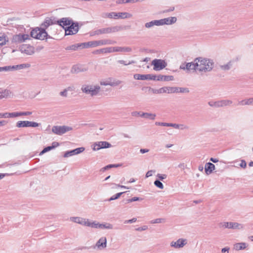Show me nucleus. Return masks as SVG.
<instances>
[{
  "label": "nucleus",
  "mask_w": 253,
  "mask_h": 253,
  "mask_svg": "<svg viewBox=\"0 0 253 253\" xmlns=\"http://www.w3.org/2000/svg\"><path fill=\"white\" fill-rule=\"evenodd\" d=\"M135 181V180L133 178H131L130 179V180L129 181V183H132V182H134Z\"/></svg>",
  "instance_id": "obj_61"
},
{
  "label": "nucleus",
  "mask_w": 253,
  "mask_h": 253,
  "mask_svg": "<svg viewBox=\"0 0 253 253\" xmlns=\"http://www.w3.org/2000/svg\"><path fill=\"white\" fill-rule=\"evenodd\" d=\"M152 175V171H148L146 174V177H148Z\"/></svg>",
  "instance_id": "obj_57"
},
{
  "label": "nucleus",
  "mask_w": 253,
  "mask_h": 253,
  "mask_svg": "<svg viewBox=\"0 0 253 253\" xmlns=\"http://www.w3.org/2000/svg\"><path fill=\"white\" fill-rule=\"evenodd\" d=\"M154 184L159 188L162 189L164 188L163 183L159 180H156L154 182Z\"/></svg>",
  "instance_id": "obj_33"
},
{
  "label": "nucleus",
  "mask_w": 253,
  "mask_h": 253,
  "mask_svg": "<svg viewBox=\"0 0 253 253\" xmlns=\"http://www.w3.org/2000/svg\"><path fill=\"white\" fill-rule=\"evenodd\" d=\"M232 225V222H224V224L223 225V226L224 227H225V228H231V229Z\"/></svg>",
  "instance_id": "obj_35"
},
{
  "label": "nucleus",
  "mask_w": 253,
  "mask_h": 253,
  "mask_svg": "<svg viewBox=\"0 0 253 253\" xmlns=\"http://www.w3.org/2000/svg\"><path fill=\"white\" fill-rule=\"evenodd\" d=\"M29 39L30 36L28 34H18L13 37L12 41L15 43H20Z\"/></svg>",
  "instance_id": "obj_6"
},
{
  "label": "nucleus",
  "mask_w": 253,
  "mask_h": 253,
  "mask_svg": "<svg viewBox=\"0 0 253 253\" xmlns=\"http://www.w3.org/2000/svg\"><path fill=\"white\" fill-rule=\"evenodd\" d=\"M11 68L10 67H0V71H1L2 70H9Z\"/></svg>",
  "instance_id": "obj_48"
},
{
  "label": "nucleus",
  "mask_w": 253,
  "mask_h": 253,
  "mask_svg": "<svg viewBox=\"0 0 253 253\" xmlns=\"http://www.w3.org/2000/svg\"><path fill=\"white\" fill-rule=\"evenodd\" d=\"M8 42V39L6 36L4 34H0V46L6 44Z\"/></svg>",
  "instance_id": "obj_25"
},
{
  "label": "nucleus",
  "mask_w": 253,
  "mask_h": 253,
  "mask_svg": "<svg viewBox=\"0 0 253 253\" xmlns=\"http://www.w3.org/2000/svg\"><path fill=\"white\" fill-rule=\"evenodd\" d=\"M78 25L74 23L72 21L69 26L67 27V28L66 29L65 34L67 35L75 34L78 31Z\"/></svg>",
  "instance_id": "obj_8"
},
{
  "label": "nucleus",
  "mask_w": 253,
  "mask_h": 253,
  "mask_svg": "<svg viewBox=\"0 0 253 253\" xmlns=\"http://www.w3.org/2000/svg\"><path fill=\"white\" fill-rule=\"evenodd\" d=\"M134 78L136 80H153V79H155V77L153 75L147 74V75H140V74H135L134 75Z\"/></svg>",
  "instance_id": "obj_13"
},
{
  "label": "nucleus",
  "mask_w": 253,
  "mask_h": 253,
  "mask_svg": "<svg viewBox=\"0 0 253 253\" xmlns=\"http://www.w3.org/2000/svg\"><path fill=\"white\" fill-rule=\"evenodd\" d=\"M10 93V91L8 90L0 88V99L7 98Z\"/></svg>",
  "instance_id": "obj_21"
},
{
  "label": "nucleus",
  "mask_w": 253,
  "mask_h": 253,
  "mask_svg": "<svg viewBox=\"0 0 253 253\" xmlns=\"http://www.w3.org/2000/svg\"><path fill=\"white\" fill-rule=\"evenodd\" d=\"M133 116H136L137 115H140L141 117H143L145 118L150 119L151 120H154L156 117L155 114H149V113H142V114H140L138 112H134L132 113Z\"/></svg>",
  "instance_id": "obj_16"
},
{
  "label": "nucleus",
  "mask_w": 253,
  "mask_h": 253,
  "mask_svg": "<svg viewBox=\"0 0 253 253\" xmlns=\"http://www.w3.org/2000/svg\"><path fill=\"white\" fill-rule=\"evenodd\" d=\"M214 169L215 166L211 163H208L205 165V172L208 174L211 173Z\"/></svg>",
  "instance_id": "obj_19"
},
{
  "label": "nucleus",
  "mask_w": 253,
  "mask_h": 253,
  "mask_svg": "<svg viewBox=\"0 0 253 253\" xmlns=\"http://www.w3.org/2000/svg\"><path fill=\"white\" fill-rule=\"evenodd\" d=\"M111 147V144L106 141H100L93 144V150H99L100 149L107 148Z\"/></svg>",
  "instance_id": "obj_11"
},
{
  "label": "nucleus",
  "mask_w": 253,
  "mask_h": 253,
  "mask_svg": "<svg viewBox=\"0 0 253 253\" xmlns=\"http://www.w3.org/2000/svg\"><path fill=\"white\" fill-rule=\"evenodd\" d=\"M4 175L3 174H0V179L2 178Z\"/></svg>",
  "instance_id": "obj_64"
},
{
  "label": "nucleus",
  "mask_w": 253,
  "mask_h": 253,
  "mask_svg": "<svg viewBox=\"0 0 253 253\" xmlns=\"http://www.w3.org/2000/svg\"><path fill=\"white\" fill-rule=\"evenodd\" d=\"M173 93L175 92H188L189 90L187 88H181V87H173Z\"/></svg>",
  "instance_id": "obj_27"
},
{
  "label": "nucleus",
  "mask_w": 253,
  "mask_h": 253,
  "mask_svg": "<svg viewBox=\"0 0 253 253\" xmlns=\"http://www.w3.org/2000/svg\"><path fill=\"white\" fill-rule=\"evenodd\" d=\"M115 84L114 83H101V84H103V85H116V84Z\"/></svg>",
  "instance_id": "obj_49"
},
{
  "label": "nucleus",
  "mask_w": 253,
  "mask_h": 253,
  "mask_svg": "<svg viewBox=\"0 0 253 253\" xmlns=\"http://www.w3.org/2000/svg\"><path fill=\"white\" fill-rule=\"evenodd\" d=\"M158 176L161 180H162V179H164V178H165L166 177V175H165V174H163V175L159 174L158 175Z\"/></svg>",
  "instance_id": "obj_50"
},
{
  "label": "nucleus",
  "mask_w": 253,
  "mask_h": 253,
  "mask_svg": "<svg viewBox=\"0 0 253 253\" xmlns=\"http://www.w3.org/2000/svg\"><path fill=\"white\" fill-rule=\"evenodd\" d=\"M84 150V148H83V147L79 148L76 149L75 150H73L70 152L66 153L64 155V157H67L69 155L71 156V155H73L75 154H79V153L82 152Z\"/></svg>",
  "instance_id": "obj_18"
},
{
  "label": "nucleus",
  "mask_w": 253,
  "mask_h": 253,
  "mask_svg": "<svg viewBox=\"0 0 253 253\" xmlns=\"http://www.w3.org/2000/svg\"><path fill=\"white\" fill-rule=\"evenodd\" d=\"M138 200H139L138 198H137V197H133L132 199L128 200V201L129 202H134V201H138Z\"/></svg>",
  "instance_id": "obj_45"
},
{
  "label": "nucleus",
  "mask_w": 253,
  "mask_h": 253,
  "mask_svg": "<svg viewBox=\"0 0 253 253\" xmlns=\"http://www.w3.org/2000/svg\"><path fill=\"white\" fill-rule=\"evenodd\" d=\"M176 21V18L175 17H170L163 19V24H171Z\"/></svg>",
  "instance_id": "obj_23"
},
{
  "label": "nucleus",
  "mask_w": 253,
  "mask_h": 253,
  "mask_svg": "<svg viewBox=\"0 0 253 253\" xmlns=\"http://www.w3.org/2000/svg\"><path fill=\"white\" fill-rule=\"evenodd\" d=\"M119 187H122V188H125V189H128V187L125 186H123V185H118Z\"/></svg>",
  "instance_id": "obj_60"
},
{
  "label": "nucleus",
  "mask_w": 253,
  "mask_h": 253,
  "mask_svg": "<svg viewBox=\"0 0 253 253\" xmlns=\"http://www.w3.org/2000/svg\"><path fill=\"white\" fill-rule=\"evenodd\" d=\"M139 0H123L122 2L123 3H127V2H135L139 1Z\"/></svg>",
  "instance_id": "obj_41"
},
{
  "label": "nucleus",
  "mask_w": 253,
  "mask_h": 253,
  "mask_svg": "<svg viewBox=\"0 0 253 253\" xmlns=\"http://www.w3.org/2000/svg\"><path fill=\"white\" fill-rule=\"evenodd\" d=\"M115 196L114 195L113 196H112L109 199V201H112V200H116L117 199L116 197H115Z\"/></svg>",
  "instance_id": "obj_58"
},
{
  "label": "nucleus",
  "mask_w": 253,
  "mask_h": 253,
  "mask_svg": "<svg viewBox=\"0 0 253 253\" xmlns=\"http://www.w3.org/2000/svg\"><path fill=\"white\" fill-rule=\"evenodd\" d=\"M4 124V121H0V126H2Z\"/></svg>",
  "instance_id": "obj_63"
},
{
  "label": "nucleus",
  "mask_w": 253,
  "mask_h": 253,
  "mask_svg": "<svg viewBox=\"0 0 253 253\" xmlns=\"http://www.w3.org/2000/svg\"><path fill=\"white\" fill-rule=\"evenodd\" d=\"M155 77V79H153V80H157V81H169L172 80V76H167L164 75H160L158 76L156 75H154Z\"/></svg>",
  "instance_id": "obj_20"
},
{
  "label": "nucleus",
  "mask_w": 253,
  "mask_h": 253,
  "mask_svg": "<svg viewBox=\"0 0 253 253\" xmlns=\"http://www.w3.org/2000/svg\"><path fill=\"white\" fill-rule=\"evenodd\" d=\"M196 61L197 70L199 72H208L211 71L213 67V62L210 59L199 57L195 59Z\"/></svg>",
  "instance_id": "obj_2"
},
{
  "label": "nucleus",
  "mask_w": 253,
  "mask_h": 253,
  "mask_svg": "<svg viewBox=\"0 0 253 253\" xmlns=\"http://www.w3.org/2000/svg\"><path fill=\"white\" fill-rule=\"evenodd\" d=\"M8 113L0 114V118H8Z\"/></svg>",
  "instance_id": "obj_47"
},
{
  "label": "nucleus",
  "mask_w": 253,
  "mask_h": 253,
  "mask_svg": "<svg viewBox=\"0 0 253 253\" xmlns=\"http://www.w3.org/2000/svg\"><path fill=\"white\" fill-rule=\"evenodd\" d=\"M162 220H163V219H160V218L156 219H155V220L154 221L153 223H160V222H162Z\"/></svg>",
  "instance_id": "obj_52"
},
{
  "label": "nucleus",
  "mask_w": 253,
  "mask_h": 253,
  "mask_svg": "<svg viewBox=\"0 0 253 253\" xmlns=\"http://www.w3.org/2000/svg\"><path fill=\"white\" fill-rule=\"evenodd\" d=\"M152 65L154 70L159 71L165 68L167 64L164 60L155 59L152 61Z\"/></svg>",
  "instance_id": "obj_5"
},
{
  "label": "nucleus",
  "mask_w": 253,
  "mask_h": 253,
  "mask_svg": "<svg viewBox=\"0 0 253 253\" xmlns=\"http://www.w3.org/2000/svg\"><path fill=\"white\" fill-rule=\"evenodd\" d=\"M140 151L141 153L143 154L144 153L149 152V150L146 149H141Z\"/></svg>",
  "instance_id": "obj_51"
},
{
  "label": "nucleus",
  "mask_w": 253,
  "mask_h": 253,
  "mask_svg": "<svg viewBox=\"0 0 253 253\" xmlns=\"http://www.w3.org/2000/svg\"><path fill=\"white\" fill-rule=\"evenodd\" d=\"M154 25H162L163 24V19L160 20H155L154 21Z\"/></svg>",
  "instance_id": "obj_37"
},
{
  "label": "nucleus",
  "mask_w": 253,
  "mask_h": 253,
  "mask_svg": "<svg viewBox=\"0 0 253 253\" xmlns=\"http://www.w3.org/2000/svg\"><path fill=\"white\" fill-rule=\"evenodd\" d=\"M82 89L83 91L91 95H96L99 91L100 87L98 86L84 85Z\"/></svg>",
  "instance_id": "obj_4"
},
{
  "label": "nucleus",
  "mask_w": 253,
  "mask_h": 253,
  "mask_svg": "<svg viewBox=\"0 0 253 253\" xmlns=\"http://www.w3.org/2000/svg\"><path fill=\"white\" fill-rule=\"evenodd\" d=\"M247 164L245 161H242L241 163L240 164V166L243 168H245L246 167Z\"/></svg>",
  "instance_id": "obj_43"
},
{
  "label": "nucleus",
  "mask_w": 253,
  "mask_h": 253,
  "mask_svg": "<svg viewBox=\"0 0 253 253\" xmlns=\"http://www.w3.org/2000/svg\"><path fill=\"white\" fill-rule=\"evenodd\" d=\"M31 36L34 38L42 40L46 37L47 33L45 30L36 28L31 32Z\"/></svg>",
  "instance_id": "obj_3"
},
{
  "label": "nucleus",
  "mask_w": 253,
  "mask_h": 253,
  "mask_svg": "<svg viewBox=\"0 0 253 253\" xmlns=\"http://www.w3.org/2000/svg\"><path fill=\"white\" fill-rule=\"evenodd\" d=\"M58 146H59V143L58 142H54L52 143L51 146H52V148L53 149Z\"/></svg>",
  "instance_id": "obj_44"
},
{
  "label": "nucleus",
  "mask_w": 253,
  "mask_h": 253,
  "mask_svg": "<svg viewBox=\"0 0 253 253\" xmlns=\"http://www.w3.org/2000/svg\"><path fill=\"white\" fill-rule=\"evenodd\" d=\"M228 250H229V248H223L222 249V253H226L227 252L228 253Z\"/></svg>",
  "instance_id": "obj_53"
},
{
  "label": "nucleus",
  "mask_w": 253,
  "mask_h": 253,
  "mask_svg": "<svg viewBox=\"0 0 253 253\" xmlns=\"http://www.w3.org/2000/svg\"><path fill=\"white\" fill-rule=\"evenodd\" d=\"M52 130L54 133L61 135L71 130V128L66 126H55L52 127Z\"/></svg>",
  "instance_id": "obj_7"
},
{
  "label": "nucleus",
  "mask_w": 253,
  "mask_h": 253,
  "mask_svg": "<svg viewBox=\"0 0 253 253\" xmlns=\"http://www.w3.org/2000/svg\"><path fill=\"white\" fill-rule=\"evenodd\" d=\"M173 87H163L160 88L158 90V92L159 93H173Z\"/></svg>",
  "instance_id": "obj_22"
},
{
  "label": "nucleus",
  "mask_w": 253,
  "mask_h": 253,
  "mask_svg": "<svg viewBox=\"0 0 253 253\" xmlns=\"http://www.w3.org/2000/svg\"><path fill=\"white\" fill-rule=\"evenodd\" d=\"M242 105H250L253 104V98L249 99L247 100H244L241 102Z\"/></svg>",
  "instance_id": "obj_29"
},
{
  "label": "nucleus",
  "mask_w": 253,
  "mask_h": 253,
  "mask_svg": "<svg viewBox=\"0 0 253 253\" xmlns=\"http://www.w3.org/2000/svg\"><path fill=\"white\" fill-rule=\"evenodd\" d=\"M120 165H108L107 166L105 169H108V168H114V167H119Z\"/></svg>",
  "instance_id": "obj_42"
},
{
  "label": "nucleus",
  "mask_w": 253,
  "mask_h": 253,
  "mask_svg": "<svg viewBox=\"0 0 253 253\" xmlns=\"http://www.w3.org/2000/svg\"><path fill=\"white\" fill-rule=\"evenodd\" d=\"M72 22V20L67 18H62L59 21V25L65 29V31L66 32V29L67 28V27L69 26Z\"/></svg>",
  "instance_id": "obj_15"
},
{
  "label": "nucleus",
  "mask_w": 253,
  "mask_h": 253,
  "mask_svg": "<svg viewBox=\"0 0 253 253\" xmlns=\"http://www.w3.org/2000/svg\"><path fill=\"white\" fill-rule=\"evenodd\" d=\"M105 17L117 19V12H110L105 14Z\"/></svg>",
  "instance_id": "obj_28"
},
{
  "label": "nucleus",
  "mask_w": 253,
  "mask_h": 253,
  "mask_svg": "<svg viewBox=\"0 0 253 253\" xmlns=\"http://www.w3.org/2000/svg\"><path fill=\"white\" fill-rule=\"evenodd\" d=\"M186 244V240L183 239H178L176 242H172L171 246L175 248L183 247Z\"/></svg>",
  "instance_id": "obj_14"
},
{
  "label": "nucleus",
  "mask_w": 253,
  "mask_h": 253,
  "mask_svg": "<svg viewBox=\"0 0 253 253\" xmlns=\"http://www.w3.org/2000/svg\"><path fill=\"white\" fill-rule=\"evenodd\" d=\"M84 47H88L90 46H95L96 44L94 42H88L87 43H83Z\"/></svg>",
  "instance_id": "obj_31"
},
{
  "label": "nucleus",
  "mask_w": 253,
  "mask_h": 253,
  "mask_svg": "<svg viewBox=\"0 0 253 253\" xmlns=\"http://www.w3.org/2000/svg\"><path fill=\"white\" fill-rule=\"evenodd\" d=\"M249 166L250 167H253V162H251L249 163Z\"/></svg>",
  "instance_id": "obj_62"
},
{
  "label": "nucleus",
  "mask_w": 253,
  "mask_h": 253,
  "mask_svg": "<svg viewBox=\"0 0 253 253\" xmlns=\"http://www.w3.org/2000/svg\"><path fill=\"white\" fill-rule=\"evenodd\" d=\"M169 125H170V126H173L175 128H179V126L175 124H169Z\"/></svg>",
  "instance_id": "obj_55"
},
{
  "label": "nucleus",
  "mask_w": 253,
  "mask_h": 253,
  "mask_svg": "<svg viewBox=\"0 0 253 253\" xmlns=\"http://www.w3.org/2000/svg\"><path fill=\"white\" fill-rule=\"evenodd\" d=\"M38 126L39 124L37 123L27 121H19L17 123V126L18 127H37Z\"/></svg>",
  "instance_id": "obj_9"
},
{
  "label": "nucleus",
  "mask_w": 253,
  "mask_h": 253,
  "mask_svg": "<svg viewBox=\"0 0 253 253\" xmlns=\"http://www.w3.org/2000/svg\"><path fill=\"white\" fill-rule=\"evenodd\" d=\"M7 116H8V117H16L18 116H20V113L14 112L12 113H8Z\"/></svg>",
  "instance_id": "obj_34"
},
{
  "label": "nucleus",
  "mask_w": 253,
  "mask_h": 253,
  "mask_svg": "<svg viewBox=\"0 0 253 253\" xmlns=\"http://www.w3.org/2000/svg\"><path fill=\"white\" fill-rule=\"evenodd\" d=\"M246 244L245 243H239L234 245V249L237 250H241L245 249L246 248Z\"/></svg>",
  "instance_id": "obj_26"
},
{
  "label": "nucleus",
  "mask_w": 253,
  "mask_h": 253,
  "mask_svg": "<svg viewBox=\"0 0 253 253\" xmlns=\"http://www.w3.org/2000/svg\"><path fill=\"white\" fill-rule=\"evenodd\" d=\"M196 61H195V59L194 60V63H188L185 65H182L180 66L181 69H186L188 71H197V66H196Z\"/></svg>",
  "instance_id": "obj_12"
},
{
  "label": "nucleus",
  "mask_w": 253,
  "mask_h": 253,
  "mask_svg": "<svg viewBox=\"0 0 253 253\" xmlns=\"http://www.w3.org/2000/svg\"><path fill=\"white\" fill-rule=\"evenodd\" d=\"M20 50L23 53L32 55L34 53V47L29 44H23L21 46Z\"/></svg>",
  "instance_id": "obj_10"
},
{
  "label": "nucleus",
  "mask_w": 253,
  "mask_h": 253,
  "mask_svg": "<svg viewBox=\"0 0 253 253\" xmlns=\"http://www.w3.org/2000/svg\"><path fill=\"white\" fill-rule=\"evenodd\" d=\"M124 193V192H120V193H117V194H116L115 196V197H116V199H118L120 196L121 195Z\"/></svg>",
  "instance_id": "obj_56"
},
{
  "label": "nucleus",
  "mask_w": 253,
  "mask_h": 253,
  "mask_svg": "<svg viewBox=\"0 0 253 253\" xmlns=\"http://www.w3.org/2000/svg\"><path fill=\"white\" fill-rule=\"evenodd\" d=\"M229 103H230V102L229 101H221L220 102L216 103L215 105L217 106H222L223 105H226L228 104Z\"/></svg>",
  "instance_id": "obj_32"
},
{
  "label": "nucleus",
  "mask_w": 253,
  "mask_h": 253,
  "mask_svg": "<svg viewBox=\"0 0 253 253\" xmlns=\"http://www.w3.org/2000/svg\"><path fill=\"white\" fill-rule=\"evenodd\" d=\"M243 228L241 224L237 222H232L231 229H240Z\"/></svg>",
  "instance_id": "obj_30"
},
{
  "label": "nucleus",
  "mask_w": 253,
  "mask_h": 253,
  "mask_svg": "<svg viewBox=\"0 0 253 253\" xmlns=\"http://www.w3.org/2000/svg\"><path fill=\"white\" fill-rule=\"evenodd\" d=\"M136 221V218H133L132 219L128 220L126 221V223H132Z\"/></svg>",
  "instance_id": "obj_46"
},
{
  "label": "nucleus",
  "mask_w": 253,
  "mask_h": 253,
  "mask_svg": "<svg viewBox=\"0 0 253 253\" xmlns=\"http://www.w3.org/2000/svg\"><path fill=\"white\" fill-rule=\"evenodd\" d=\"M60 94L62 96H66V95H67V90H64L63 91H62L60 92Z\"/></svg>",
  "instance_id": "obj_54"
},
{
  "label": "nucleus",
  "mask_w": 253,
  "mask_h": 253,
  "mask_svg": "<svg viewBox=\"0 0 253 253\" xmlns=\"http://www.w3.org/2000/svg\"><path fill=\"white\" fill-rule=\"evenodd\" d=\"M155 124H156V125H157V126H170V125L168 123L156 122Z\"/></svg>",
  "instance_id": "obj_38"
},
{
  "label": "nucleus",
  "mask_w": 253,
  "mask_h": 253,
  "mask_svg": "<svg viewBox=\"0 0 253 253\" xmlns=\"http://www.w3.org/2000/svg\"><path fill=\"white\" fill-rule=\"evenodd\" d=\"M52 146H48L47 147H45L44 148L43 150L41 152V154H42L49 150H51V149H52Z\"/></svg>",
  "instance_id": "obj_36"
},
{
  "label": "nucleus",
  "mask_w": 253,
  "mask_h": 253,
  "mask_svg": "<svg viewBox=\"0 0 253 253\" xmlns=\"http://www.w3.org/2000/svg\"><path fill=\"white\" fill-rule=\"evenodd\" d=\"M117 19L127 18L131 17L132 16V15L131 14L127 12H118L117 13Z\"/></svg>",
  "instance_id": "obj_24"
},
{
  "label": "nucleus",
  "mask_w": 253,
  "mask_h": 253,
  "mask_svg": "<svg viewBox=\"0 0 253 253\" xmlns=\"http://www.w3.org/2000/svg\"><path fill=\"white\" fill-rule=\"evenodd\" d=\"M20 116H23V115L27 116V115H31L32 114V112H29V111L24 112H20Z\"/></svg>",
  "instance_id": "obj_40"
},
{
  "label": "nucleus",
  "mask_w": 253,
  "mask_h": 253,
  "mask_svg": "<svg viewBox=\"0 0 253 253\" xmlns=\"http://www.w3.org/2000/svg\"><path fill=\"white\" fill-rule=\"evenodd\" d=\"M211 160V161H212V162H214V163H216V162H218V160H216V159H213V158H211V160Z\"/></svg>",
  "instance_id": "obj_59"
},
{
  "label": "nucleus",
  "mask_w": 253,
  "mask_h": 253,
  "mask_svg": "<svg viewBox=\"0 0 253 253\" xmlns=\"http://www.w3.org/2000/svg\"><path fill=\"white\" fill-rule=\"evenodd\" d=\"M154 25V21H151L145 24V26L147 28H149Z\"/></svg>",
  "instance_id": "obj_39"
},
{
  "label": "nucleus",
  "mask_w": 253,
  "mask_h": 253,
  "mask_svg": "<svg viewBox=\"0 0 253 253\" xmlns=\"http://www.w3.org/2000/svg\"><path fill=\"white\" fill-rule=\"evenodd\" d=\"M71 220L74 222L87 226H90L96 228H112V225L108 224H99L95 222H91L88 219H84L81 217H71Z\"/></svg>",
  "instance_id": "obj_1"
},
{
  "label": "nucleus",
  "mask_w": 253,
  "mask_h": 253,
  "mask_svg": "<svg viewBox=\"0 0 253 253\" xmlns=\"http://www.w3.org/2000/svg\"><path fill=\"white\" fill-rule=\"evenodd\" d=\"M106 238L102 237L96 243V246L99 249L105 248L106 247Z\"/></svg>",
  "instance_id": "obj_17"
}]
</instances>
